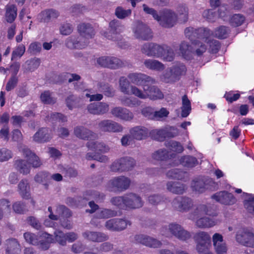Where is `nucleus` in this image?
Listing matches in <instances>:
<instances>
[{"instance_id": "69168bd1", "label": "nucleus", "mask_w": 254, "mask_h": 254, "mask_svg": "<svg viewBox=\"0 0 254 254\" xmlns=\"http://www.w3.org/2000/svg\"><path fill=\"white\" fill-rule=\"evenodd\" d=\"M79 99L73 95H70L66 99V104L70 110L76 108L78 106Z\"/></svg>"}, {"instance_id": "13d9d810", "label": "nucleus", "mask_w": 254, "mask_h": 254, "mask_svg": "<svg viewBox=\"0 0 254 254\" xmlns=\"http://www.w3.org/2000/svg\"><path fill=\"white\" fill-rule=\"evenodd\" d=\"M97 88L99 91L103 92L107 96H112L114 93L113 88L108 84L103 82L99 83Z\"/></svg>"}, {"instance_id": "b1692460", "label": "nucleus", "mask_w": 254, "mask_h": 254, "mask_svg": "<svg viewBox=\"0 0 254 254\" xmlns=\"http://www.w3.org/2000/svg\"><path fill=\"white\" fill-rule=\"evenodd\" d=\"M195 225L202 229L209 228L214 226L221 222L219 219L210 218L208 217L196 218Z\"/></svg>"}, {"instance_id": "20e7f679", "label": "nucleus", "mask_w": 254, "mask_h": 254, "mask_svg": "<svg viewBox=\"0 0 254 254\" xmlns=\"http://www.w3.org/2000/svg\"><path fill=\"white\" fill-rule=\"evenodd\" d=\"M110 32L106 36L108 39L116 41L118 45L122 48H125L124 42H122V36L120 34L124 30V27L118 20H113L109 23Z\"/></svg>"}, {"instance_id": "5fc2aeb1", "label": "nucleus", "mask_w": 254, "mask_h": 254, "mask_svg": "<svg viewBox=\"0 0 254 254\" xmlns=\"http://www.w3.org/2000/svg\"><path fill=\"white\" fill-rule=\"evenodd\" d=\"M166 146L170 150L177 153H181L184 150V147L181 144L174 140H170L166 143Z\"/></svg>"}, {"instance_id": "5701e85b", "label": "nucleus", "mask_w": 254, "mask_h": 254, "mask_svg": "<svg viewBox=\"0 0 254 254\" xmlns=\"http://www.w3.org/2000/svg\"><path fill=\"white\" fill-rule=\"evenodd\" d=\"M75 135L82 139H92L96 138L97 135L93 131L82 126H77L74 128Z\"/></svg>"}, {"instance_id": "2eb2a0df", "label": "nucleus", "mask_w": 254, "mask_h": 254, "mask_svg": "<svg viewBox=\"0 0 254 254\" xmlns=\"http://www.w3.org/2000/svg\"><path fill=\"white\" fill-rule=\"evenodd\" d=\"M127 225H130L129 221L122 219H112L106 222V228L112 231H122L126 229Z\"/></svg>"}, {"instance_id": "f704fd0d", "label": "nucleus", "mask_w": 254, "mask_h": 254, "mask_svg": "<svg viewBox=\"0 0 254 254\" xmlns=\"http://www.w3.org/2000/svg\"><path fill=\"white\" fill-rule=\"evenodd\" d=\"M136 87L134 85H130L128 79L122 76L119 79V87L120 91L125 94L133 95L132 93L131 87Z\"/></svg>"}, {"instance_id": "58836bf2", "label": "nucleus", "mask_w": 254, "mask_h": 254, "mask_svg": "<svg viewBox=\"0 0 254 254\" xmlns=\"http://www.w3.org/2000/svg\"><path fill=\"white\" fill-rule=\"evenodd\" d=\"M6 254H19V245L15 239H10L7 241Z\"/></svg>"}, {"instance_id": "4468645a", "label": "nucleus", "mask_w": 254, "mask_h": 254, "mask_svg": "<svg viewBox=\"0 0 254 254\" xmlns=\"http://www.w3.org/2000/svg\"><path fill=\"white\" fill-rule=\"evenodd\" d=\"M160 20L158 21L163 27L170 28L173 27L177 21L176 14L170 10H165L160 14Z\"/></svg>"}, {"instance_id": "f03ea898", "label": "nucleus", "mask_w": 254, "mask_h": 254, "mask_svg": "<svg viewBox=\"0 0 254 254\" xmlns=\"http://www.w3.org/2000/svg\"><path fill=\"white\" fill-rule=\"evenodd\" d=\"M161 232L162 235L167 237L174 236L182 241H187L191 238V234L190 232L176 223H171L162 227Z\"/></svg>"}, {"instance_id": "7c9ffc66", "label": "nucleus", "mask_w": 254, "mask_h": 254, "mask_svg": "<svg viewBox=\"0 0 254 254\" xmlns=\"http://www.w3.org/2000/svg\"><path fill=\"white\" fill-rule=\"evenodd\" d=\"M18 191L24 198L28 199L30 196V186L27 180H21L18 185Z\"/></svg>"}, {"instance_id": "e433bc0d", "label": "nucleus", "mask_w": 254, "mask_h": 254, "mask_svg": "<svg viewBox=\"0 0 254 254\" xmlns=\"http://www.w3.org/2000/svg\"><path fill=\"white\" fill-rule=\"evenodd\" d=\"M194 239L196 244L211 243L210 235L208 233L204 231H200L196 233L194 236Z\"/></svg>"}, {"instance_id": "f257e3e1", "label": "nucleus", "mask_w": 254, "mask_h": 254, "mask_svg": "<svg viewBox=\"0 0 254 254\" xmlns=\"http://www.w3.org/2000/svg\"><path fill=\"white\" fill-rule=\"evenodd\" d=\"M78 36H72L67 38L65 44L69 49H83L88 44V39L95 35L94 30L90 24L81 23L78 26Z\"/></svg>"}, {"instance_id": "f8f14e48", "label": "nucleus", "mask_w": 254, "mask_h": 254, "mask_svg": "<svg viewBox=\"0 0 254 254\" xmlns=\"http://www.w3.org/2000/svg\"><path fill=\"white\" fill-rule=\"evenodd\" d=\"M236 239L244 246L254 247V234L248 229H243L238 231Z\"/></svg>"}, {"instance_id": "2f4dec72", "label": "nucleus", "mask_w": 254, "mask_h": 254, "mask_svg": "<svg viewBox=\"0 0 254 254\" xmlns=\"http://www.w3.org/2000/svg\"><path fill=\"white\" fill-rule=\"evenodd\" d=\"M204 42L205 43V39L202 40L198 39L192 42L193 54L201 56L206 52L207 46Z\"/></svg>"}, {"instance_id": "0e129e2a", "label": "nucleus", "mask_w": 254, "mask_h": 254, "mask_svg": "<svg viewBox=\"0 0 254 254\" xmlns=\"http://www.w3.org/2000/svg\"><path fill=\"white\" fill-rule=\"evenodd\" d=\"M13 154L11 150L6 148L0 149V162H3L8 161L12 158Z\"/></svg>"}, {"instance_id": "6e6552de", "label": "nucleus", "mask_w": 254, "mask_h": 254, "mask_svg": "<svg viewBox=\"0 0 254 254\" xmlns=\"http://www.w3.org/2000/svg\"><path fill=\"white\" fill-rule=\"evenodd\" d=\"M185 34L187 37L191 41L194 38L202 40L206 39V40L208 37L212 34V33L207 28L201 27L194 29L193 27H188L185 30Z\"/></svg>"}, {"instance_id": "3c124183", "label": "nucleus", "mask_w": 254, "mask_h": 254, "mask_svg": "<svg viewBox=\"0 0 254 254\" xmlns=\"http://www.w3.org/2000/svg\"><path fill=\"white\" fill-rule=\"evenodd\" d=\"M180 163L186 167H193L198 164V161L195 157L187 156L182 157L180 160Z\"/></svg>"}, {"instance_id": "6e6d98bb", "label": "nucleus", "mask_w": 254, "mask_h": 254, "mask_svg": "<svg viewBox=\"0 0 254 254\" xmlns=\"http://www.w3.org/2000/svg\"><path fill=\"white\" fill-rule=\"evenodd\" d=\"M168 152L165 149H159L152 155V158L157 161L164 160L168 158Z\"/></svg>"}, {"instance_id": "a211bd4d", "label": "nucleus", "mask_w": 254, "mask_h": 254, "mask_svg": "<svg viewBox=\"0 0 254 254\" xmlns=\"http://www.w3.org/2000/svg\"><path fill=\"white\" fill-rule=\"evenodd\" d=\"M134 238L136 243L142 244L149 247L159 248L162 245L160 241L146 235H137L135 236Z\"/></svg>"}, {"instance_id": "39448f33", "label": "nucleus", "mask_w": 254, "mask_h": 254, "mask_svg": "<svg viewBox=\"0 0 254 254\" xmlns=\"http://www.w3.org/2000/svg\"><path fill=\"white\" fill-rule=\"evenodd\" d=\"M130 180L124 176L115 177L110 180L107 188L110 190L124 191L127 190L130 184Z\"/></svg>"}, {"instance_id": "ea45409f", "label": "nucleus", "mask_w": 254, "mask_h": 254, "mask_svg": "<svg viewBox=\"0 0 254 254\" xmlns=\"http://www.w3.org/2000/svg\"><path fill=\"white\" fill-rule=\"evenodd\" d=\"M5 18L7 22L12 23L17 16V8L14 5H7L5 7Z\"/></svg>"}, {"instance_id": "338daca9", "label": "nucleus", "mask_w": 254, "mask_h": 254, "mask_svg": "<svg viewBox=\"0 0 254 254\" xmlns=\"http://www.w3.org/2000/svg\"><path fill=\"white\" fill-rule=\"evenodd\" d=\"M117 212L108 209H103L99 210L96 214L99 218H108L116 216Z\"/></svg>"}, {"instance_id": "49530a36", "label": "nucleus", "mask_w": 254, "mask_h": 254, "mask_svg": "<svg viewBox=\"0 0 254 254\" xmlns=\"http://www.w3.org/2000/svg\"><path fill=\"white\" fill-rule=\"evenodd\" d=\"M17 170L23 175H26L30 172V166L27 163V160H19L15 162Z\"/></svg>"}, {"instance_id": "09e8293b", "label": "nucleus", "mask_w": 254, "mask_h": 254, "mask_svg": "<svg viewBox=\"0 0 254 254\" xmlns=\"http://www.w3.org/2000/svg\"><path fill=\"white\" fill-rule=\"evenodd\" d=\"M166 175L170 179L182 180L185 178L187 173L178 169H173L169 170Z\"/></svg>"}, {"instance_id": "4be33fe9", "label": "nucleus", "mask_w": 254, "mask_h": 254, "mask_svg": "<svg viewBox=\"0 0 254 254\" xmlns=\"http://www.w3.org/2000/svg\"><path fill=\"white\" fill-rule=\"evenodd\" d=\"M126 205L130 208H138L142 206L143 201L141 197L134 193H129L125 195Z\"/></svg>"}, {"instance_id": "6ab92c4d", "label": "nucleus", "mask_w": 254, "mask_h": 254, "mask_svg": "<svg viewBox=\"0 0 254 254\" xmlns=\"http://www.w3.org/2000/svg\"><path fill=\"white\" fill-rule=\"evenodd\" d=\"M52 130L48 128H40L33 135V140L39 143L49 141L52 138Z\"/></svg>"}, {"instance_id": "774afa93", "label": "nucleus", "mask_w": 254, "mask_h": 254, "mask_svg": "<svg viewBox=\"0 0 254 254\" xmlns=\"http://www.w3.org/2000/svg\"><path fill=\"white\" fill-rule=\"evenodd\" d=\"M25 52V47L23 44H20L12 51L11 60L15 59L17 57L21 58Z\"/></svg>"}, {"instance_id": "c03bdc74", "label": "nucleus", "mask_w": 254, "mask_h": 254, "mask_svg": "<svg viewBox=\"0 0 254 254\" xmlns=\"http://www.w3.org/2000/svg\"><path fill=\"white\" fill-rule=\"evenodd\" d=\"M181 116L186 118L189 116L191 111L190 102L187 95H184L182 97V106L181 107Z\"/></svg>"}, {"instance_id": "f3484780", "label": "nucleus", "mask_w": 254, "mask_h": 254, "mask_svg": "<svg viewBox=\"0 0 254 254\" xmlns=\"http://www.w3.org/2000/svg\"><path fill=\"white\" fill-rule=\"evenodd\" d=\"M212 198L226 205H232L236 203V199L234 195L227 191H219L212 196Z\"/></svg>"}, {"instance_id": "9d476101", "label": "nucleus", "mask_w": 254, "mask_h": 254, "mask_svg": "<svg viewBox=\"0 0 254 254\" xmlns=\"http://www.w3.org/2000/svg\"><path fill=\"white\" fill-rule=\"evenodd\" d=\"M172 206L180 212H187L193 206V200L188 197L178 196L172 201Z\"/></svg>"}, {"instance_id": "4c0bfd02", "label": "nucleus", "mask_w": 254, "mask_h": 254, "mask_svg": "<svg viewBox=\"0 0 254 254\" xmlns=\"http://www.w3.org/2000/svg\"><path fill=\"white\" fill-rule=\"evenodd\" d=\"M212 34L211 36L214 37L219 39H225L228 37L230 33V30L229 27L225 26H220L216 28L214 32L211 31Z\"/></svg>"}, {"instance_id": "9b49d317", "label": "nucleus", "mask_w": 254, "mask_h": 254, "mask_svg": "<svg viewBox=\"0 0 254 254\" xmlns=\"http://www.w3.org/2000/svg\"><path fill=\"white\" fill-rule=\"evenodd\" d=\"M99 129L103 132H121L124 127L119 123L111 120H104L98 123Z\"/></svg>"}, {"instance_id": "4d7b16f0", "label": "nucleus", "mask_w": 254, "mask_h": 254, "mask_svg": "<svg viewBox=\"0 0 254 254\" xmlns=\"http://www.w3.org/2000/svg\"><path fill=\"white\" fill-rule=\"evenodd\" d=\"M97 88L99 91L103 92L107 96H112L114 93L113 88L108 84L103 82L99 83Z\"/></svg>"}, {"instance_id": "423d86ee", "label": "nucleus", "mask_w": 254, "mask_h": 254, "mask_svg": "<svg viewBox=\"0 0 254 254\" xmlns=\"http://www.w3.org/2000/svg\"><path fill=\"white\" fill-rule=\"evenodd\" d=\"M135 164L134 160L129 157H124L115 160L111 165L113 172L127 171L131 169Z\"/></svg>"}, {"instance_id": "8fccbe9b", "label": "nucleus", "mask_w": 254, "mask_h": 254, "mask_svg": "<svg viewBox=\"0 0 254 254\" xmlns=\"http://www.w3.org/2000/svg\"><path fill=\"white\" fill-rule=\"evenodd\" d=\"M186 67L183 64H177L172 67L170 69L171 75L174 77H177L183 75L186 73Z\"/></svg>"}, {"instance_id": "de8ad7c7", "label": "nucleus", "mask_w": 254, "mask_h": 254, "mask_svg": "<svg viewBox=\"0 0 254 254\" xmlns=\"http://www.w3.org/2000/svg\"><path fill=\"white\" fill-rule=\"evenodd\" d=\"M163 56L161 59L167 62H171L174 60L175 56L174 50L169 46L164 44L163 48Z\"/></svg>"}, {"instance_id": "c9c22d12", "label": "nucleus", "mask_w": 254, "mask_h": 254, "mask_svg": "<svg viewBox=\"0 0 254 254\" xmlns=\"http://www.w3.org/2000/svg\"><path fill=\"white\" fill-rule=\"evenodd\" d=\"M192 51V47H191L187 42H183L180 45V53L186 60H189L191 59L193 55Z\"/></svg>"}, {"instance_id": "dca6fc26", "label": "nucleus", "mask_w": 254, "mask_h": 254, "mask_svg": "<svg viewBox=\"0 0 254 254\" xmlns=\"http://www.w3.org/2000/svg\"><path fill=\"white\" fill-rule=\"evenodd\" d=\"M130 82L137 85H145L147 83H153L155 80L151 77L141 73H131L127 76Z\"/></svg>"}, {"instance_id": "cd10ccee", "label": "nucleus", "mask_w": 254, "mask_h": 254, "mask_svg": "<svg viewBox=\"0 0 254 254\" xmlns=\"http://www.w3.org/2000/svg\"><path fill=\"white\" fill-rule=\"evenodd\" d=\"M59 16V13L53 9H46L41 11L38 17L41 22H49L57 18Z\"/></svg>"}, {"instance_id": "bf43d9fd", "label": "nucleus", "mask_w": 254, "mask_h": 254, "mask_svg": "<svg viewBox=\"0 0 254 254\" xmlns=\"http://www.w3.org/2000/svg\"><path fill=\"white\" fill-rule=\"evenodd\" d=\"M47 121L53 122L58 121L59 122L64 123L66 122V117L63 115L57 113H51L47 116Z\"/></svg>"}, {"instance_id": "a18cd8bd", "label": "nucleus", "mask_w": 254, "mask_h": 254, "mask_svg": "<svg viewBox=\"0 0 254 254\" xmlns=\"http://www.w3.org/2000/svg\"><path fill=\"white\" fill-rule=\"evenodd\" d=\"M41 238H45L46 242H42V240L38 241V245L40 249L43 250H47L50 247V244L54 242V239L52 235L47 233H43L41 236Z\"/></svg>"}, {"instance_id": "603ef678", "label": "nucleus", "mask_w": 254, "mask_h": 254, "mask_svg": "<svg viewBox=\"0 0 254 254\" xmlns=\"http://www.w3.org/2000/svg\"><path fill=\"white\" fill-rule=\"evenodd\" d=\"M245 20V17L242 14H235L231 16L230 24L233 27H238L242 25Z\"/></svg>"}, {"instance_id": "c756f323", "label": "nucleus", "mask_w": 254, "mask_h": 254, "mask_svg": "<svg viewBox=\"0 0 254 254\" xmlns=\"http://www.w3.org/2000/svg\"><path fill=\"white\" fill-rule=\"evenodd\" d=\"M167 189L173 193L182 194L186 191L187 187L179 182H169L167 184Z\"/></svg>"}, {"instance_id": "052dcab7", "label": "nucleus", "mask_w": 254, "mask_h": 254, "mask_svg": "<svg viewBox=\"0 0 254 254\" xmlns=\"http://www.w3.org/2000/svg\"><path fill=\"white\" fill-rule=\"evenodd\" d=\"M210 37L211 35L208 37L206 40V39H205V42L207 44H209L210 52L212 53H216L218 51L220 47V44L219 41L217 40L213 39L211 40ZM204 40V39L203 40Z\"/></svg>"}, {"instance_id": "393cba45", "label": "nucleus", "mask_w": 254, "mask_h": 254, "mask_svg": "<svg viewBox=\"0 0 254 254\" xmlns=\"http://www.w3.org/2000/svg\"><path fill=\"white\" fill-rule=\"evenodd\" d=\"M129 133L134 139L140 140L146 138L149 135V130L145 127L136 126L129 129Z\"/></svg>"}, {"instance_id": "72a5a7b5", "label": "nucleus", "mask_w": 254, "mask_h": 254, "mask_svg": "<svg viewBox=\"0 0 254 254\" xmlns=\"http://www.w3.org/2000/svg\"><path fill=\"white\" fill-rule=\"evenodd\" d=\"M191 188L193 191L197 193L204 192L207 188V184L203 179H194L191 183Z\"/></svg>"}, {"instance_id": "a19ab883", "label": "nucleus", "mask_w": 254, "mask_h": 254, "mask_svg": "<svg viewBox=\"0 0 254 254\" xmlns=\"http://www.w3.org/2000/svg\"><path fill=\"white\" fill-rule=\"evenodd\" d=\"M40 60L38 59H33L27 61L22 65L24 72H32L36 69L40 65Z\"/></svg>"}, {"instance_id": "ddd939ff", "label": "nucleus", "mask_w": 254, "mask_h": 254, "mask_svg": "<svg viewBox=\"0 0 254 254\" xmlns=\"http://www.w3.org/2000/svg\"><path fill=\"white\" fill-rule=\"evenodd\" d=\"M214 250L216 254H227L228 247L222 235L215 233L212 237Z\"/></svg>"}, {"instance_id": "412c9836", "label": "nucleus", "mask_w": 254, "mask_h": 254, "mask_svg": "<svg viewBox=\"0 0 254 254\" xmlns=\"http://www.w3.org/2000/svg\"><path fill=\"white\" fill-rule=\"evenodd\" d=\"M82 236L89 241L98 243L106 241L109 239V237L104 233L90 231L83 233Z\"/></svg>"}, {"instance_id": "0eeeda50", "label": "nucleus", "mask_w": 254, "mask_h": 254, "mask_svg": "<svg viewBox=\"0 0 254 254\" xmlns=\"http://www.w3.org/2000/svg\"><path fill=\"white\" fill-rule=\"evenodd\" d=\"M164 44L159 45L154 43L144 44L141 49L142 53L148 57L161 59L163 56Z\"/></svg>"}, {"instance_id": "bb28decb", "label": "nucleus", "mask_w": 254, "mask_h": 254, "mask_svg": "<svg viewBox=\"0 0 254 254\" xmlns=\"http://www.w3.org/2000/svg\"><path fill=\"white\" fill-rule=\"evenodd\" d=\"M22 152L23 156L27 158V161L32 165L33 167L37 168L41 165L42 163L39 158L28 148L24 147L22 149Z\"/></svg>"}, {"instance_id": "c85d7f7f", "label": "nucleus", "mask_w": 254, "mask_h": 254, "mask_svg": "<svg viewBox=\"0 0 254 254\" xmlns=\"http://www.w3.org/2000/svg\"><path fill=\"white\" fill-rule=\"evenodd\" d=\"M86 146L89 149L105 153L110 151V147L105 143L99 141H88Z\"/></svg>"}, {"instance_id": "79ce46f5", "label": "nucleus", "mask_w": 254, "mask_h": 254, "mask_svg": "<svg viewBox=\"0 0 254 254\" xmlns=\"http://www.w3.org/2000/svg\"><path fill=\"white\" fill-rule=\"evenodd\" d=\"M120 100L122 104L130 108L139 106L141 104L140 101L132 97H123L120 98Z\"/></svg>"}, {"instance_id": "e2e57ef3", "label": "nucleus", "mask_w": 254, "mask_h": 254, "mask_svg": "<svg viewBox=\"0 0 254 254\" xmlns=\"http://www.w3.org/2000/svg\"><path fill=\"white\" fill-rule=\"evenodd\" d=\"M41 100L43 103L47 104H53L56 102V99L49 91H45L41 95Z\"/></svg>"}, {"instance_id": "473e14b6", "label": "nucleus", "mask_w": 254, "mask_h": 254, "mask_svg": "<svg viewBox=\"0 0 254 254\" xmlns=\"http://www.w3.org/2000/svg\"><path fill=\"white\" fill-rule=\"evenodd\" d=\"M145 66L149 69L162 71L165 68L164 65L160 62L154 59H146L143 62Z\"/></svg>"}, {"instance_id": "a878e982", "label": "nucleus", "mask_w": 254, "mask_h": 254, "mask_svg": "<svg viewBox=\"0 0 254 254\" xmlns=\"http://www.w3.org/2000/svg\"><path fill=\"white\" fill-rule=\"evenodd\" d=\"M48 210L50 212V214L48 215L49 218L53 220H58L61 215H64L66 217H69L71 216V213L69 209L64 205H58L57 206L56 210V214H53L52 208L51 206L48 207Z\"/></svg>"}, {"instance_id": "680f3d73", "label": "nucleus", "mask_w": 254, "mask_h": 254, "mask_svg": "<svg viewBox=\"0 0 254 254\" xmlns=\"http://www.w3.org/2000/svg\"><path fill=\"white\" fill-rule=\"evenodd\" d=\"M210 244H198L196 245V250L199 254H213L210 251Z\"/></svg>"}, {"instance_id": "aec40b11", "label": "nucleus", "mask_w": 254, "mask_h": 254, "mask_svg": "<svg viewBox=\"0 0 254 254\" xmlns=\"http://www.w3.org/2000/svg\"><path fill=\"white\" fill-rule=\"evenodd\" d=\"M109 105L104 102L93 103L87 106V110L93 115H103L109 111Z\"/></svg>"}, {"instance_id": "864d4df0", "label": "nucleus", "mask_w": 254, "mask_h": 254, "mask_svg": "<svg viewBox=\"0 0 254 254\" xmlns=\"http://www.w3.org/2000/svg\"><path fill=\"white\" fill-rule=\"evenodd\" d=\"M54 242H57L62 246L66 244V233L62 231L57 230L54 232Z\"/></svg>"}, {"instance_id": "37998d69", "label": "nucleus", "mask_w": 254, "mask_h": 254, "mask_svg": "<svg viewBox=\"0 0 254 254\" xmlns=\"http://www.w3.org/2000/svg\"><path fill=\"white\" fill-rule=\"evenodd\" d=\"M208 212V207L205 204H200L197 206L193 214L190 215L189 218L191 220H194L203 215L207 214Z\"/></svg>"}, {"instance_id": "1a4fd4ad", "label": "nucleus", "mask_w": 254, "mask_h": 254, "mask_svg": "<svg viewBox=\"0 0 254 254\" xmlns=\"http://www.w3.org/2000/svg\"><path fill=\"white\" fill-rule=\"evenodd\" d=\"M133 31L134 36L137 39L148 40L153 36L152 31L148 26L139 21L135 23Z\"/></svg>"}, {"instance_id": "7ed1b4c3", "label": "nucleus", "mask_w": 254, "mask_h": 254, "mask_svg": "<svg viewBox=\"0 0 254 254\" xmlns=\"http://www.w3.org/2000/svg\"><path fill=\"white\" fill-rule=\"evenodd\" d=\"M131 89L133 95L141 99L149 98L152 100H156L164 97V95L160 89L154 86L143 85V90L137 87H132Z\"/></svg>"}]
</instances>
